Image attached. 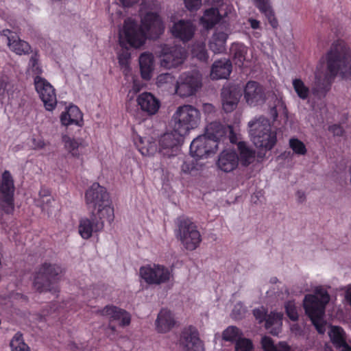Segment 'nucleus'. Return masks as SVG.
<instances>
[{
	"mask_svg": "<svg viewBox=\"0 0 351 351\" xmlns=\"http://www.w3.org/2000/svg\"><path fill=\"white\" fill-rule=\"evenodd\" d=\"M159 58L161 66L169 69L184 63L186 51L180 46L165 45L161 49Z\"/></svg>",
	"mask_w": 351,
	"mask_h": 351,
	"instance_id": "f8f14e48",
	"label": "nucleus"
},
{
	"mask_svg": "<svg viewBox=\"0 0 351 351\" xmlns=\"http://www.w3.org/2000/svg\"><path fill=\"white\" fill-rule=\"evenodd\" d=\"M140 0H120V2L123 7H131L133 5L138 3Z\"/></svg>",
	"mask_w": 351,
	"mask_h": 351,
	"instance_id": "6e6d98bb",
	"label": "nucleus"
},
{
	"mask_svg": "<svg viewBox=\"0 0 351 351\" xmlns=\"http://www.w3.org/2000/svg\"><path fill=\"white\" fill-rule=\"evenodd\" d=\"M265 153H263L262 152H258L256 155L258 162H261L263 160V158H265Z\"/></svg>",
	"mask_w": 351,
	"mask_h": 351,
	"instance_id": "338daca9",
	"label": "nucleus"
},
{
	"mask_svg": "<svg viewBox=\"0 0 351 351\" xmlns=\"http://www.w3.org/2000/svg\"><path fill=\"white\" fill-rule=\"evenodd\" d=\"M230 51L235 64L239 66L243 65L247 51L246 47L243 44L234 43Z\"/></svg>",
	"mask_w": 351,
	"mask_h": 351,
	"instance_id": "4c0bfd02",
	"label": "nucleus"
},
{
	"mask_svg": "<svg viewBox=\"0 0 351 351\" xmlns=\"http://www.w3.org/2000/svg\"><path fill=\"white\" fill-rule=\"evenodd\" d=\"M136 101L141 110L147 116L155 114L160 106V101L152 93L148 92L139 94Z\"/></svg>",
	"mask_w": 351,
	"mask_h": 351,
	"instance_id": "aec40b11",
	"label": "nucleus"
},
{
	"mask_svg": "<svg viewBox=\"0 0 351 351\" xmlns=\"http://www.w3.org/2000/svg\"><path fill=\"white\" fill-rule=\"evenodd\" d=\"M253 315L258 320L259 323H262L264 321L265 322L268 314H267L266 311L263 308H261L254 309Z\"/></svg>",
	"mask_w": 351,
	"mask_h": 351,
	"instance_id": "09e8293b",
	"label": "nucleus"
},
{
	"mask_svg": "<svg viewBox=\"0 0 351 351\" xmlns=\"http://www.w3.org/2000/svg\"><path fill=\"white\" fill-rule=\"evenodd\" d=\"M9 84L8 77H2L0 78V94H3L7 90Z\"/></svg>",
	"mask_w": 351,
	"mask_h": 351,
	"instance_id": "603ef678",
	"label": "nucleus"
},
{
	"mask_svg": "<svg viewBox=\"0 0 351 351\" xmlns=\"http://www.w3.org/2000/svg\"><path fill=\"white\" fill-rule=\"evenodd\" d=\"M239 155L234 150H223L218 156L217 167L226 173L232 172L239 165Z\"/></svg>",
	"mask_w": 351,
	"mask_h": 351,
	"instance_id": "412c9836",
	"label": "nucleus"
},
{
	"mask_svg": "<svg viewBox=\"0 0 351 351\" xmlns=\"http://www.w3.org/2000/svg\"><path fill=\"white\" fill-rule=\"evenodd\" d=\"M249 23L250 24L251 27L254 29H256L260 27V22L256 19H250Z\"/></svg>",
	"mask_w": 351,
	"mask_h": 351,
	"instance_id": "bf43d9fd",
	"label": "nucleus"
},
{
	"mask_svg": "<svg viewBox=\"0 0 351 351\" xmlns=\"http://www.w3.org/2000/svg\"><path fill=\"white\" fill-rule=\"evenodd\" d=\"M10 346L12 351H30L29 346L24 341L22 333L19 332L12 337Z\"/></svg>",
	"mask_w": 351,
	"mask_h": 351,
	"instance_id": "a19ab883",
	"label": "nucleus"
},
{
	"mask_svg": "<svg viewBox=\"0 0 351 351\" xmlns=\"http://www.w3.org/2000/svg\"><path fill=\"white\" fill-rule=\"evenodd\" d=\"M105 221L106 215L99 216L95 210H92L89 217L80 219L78 232L82 239H89L94 234H98L103 230Z\"/></svg>",
	"mask_w": 351,
	"mask_h": 351,
	"instance_id": "9b49d317",
	"label": "nucleus"
},
{
	"mask_svg": "<svg viewBox=\"0 0 351 351\" xmlns=\"http://www.w3.org/2000/svg\"><path fill=\"white\" fill-rule=\"evenodd\" d=\"M290 148L294 154L299 156H304L307 149L304 143L297 138H291L289 141Z\"/></svg>",
	"mask_w": 351,
	"mask_h": 351,
	"instance_id": "c03bdc74",
	"label": "nucleus"
},
{
	"mask_svg": "<svg viewBox=\"0 0 351 351\" xmlns=\"http://www.w3.org/2000/svg\"><path fill=\"white\" fill-rule=\"evenodd\" d=\"M170 75L169 73L162 74L158 76V80L159 82L167 81Z\"/></svg>",
	"mask_w": 351,
	"mask_h": 351,
	"instance_id": "e2e57ef3",
	"label": "nucleus"
},
{
	"mask_svg": "<svg viewBox=\"0 0 351 351\" xmlns=\"http://www.w3.org/2000/svg\"><path fill=\"white\" fill-rule=\"evenodd\" d=\"M133 138L134 145L143 156H152L156 152V143L152 138L142 137L136 134Z\"/></svg>",
	"mask_w": 351,
	"mask_h": 351,
	"instance_id": "bb28decb",
	"label": "nucleus"
},
{
	"mask_svg": "<svg viewBox=\"0 0 351 351\" xmlns=\"http://www.w3.org/2000/svg\"><path fill=\"white\" fill-rule=\"evenodd\" d=\"M253 349V343L250 339L241 336L235 341V351H250Z\"/></svg>",
	"mask_w": 351,
	"mask_h": 351,
	"instance_id": "49530a36",
	"label": "nucleus"
},
{
	"mask_svg": "<svg viewBox=\"0 0 351 351\" xmlns=\"http://www.w3.org/2000/svg\"><path fill=\"white\" fill-rule=\"evenodd\" d=\"M237 148L239 153V159L241 165L243 167H248L255 159V151L248 147L244 141L239 142L237 144Z\"/></svg>",
	"mask_w": 351,
	"mask_h": 351,
	"instance_id": "2f4dec72",
	"label": "nucleus"
},
{
	"mask_svg": "<svg viewBox=\"0 0 351 351\" xmlns=\"http://www.w3.org/2000/svg\"><path fill=\"white\" fill-rule=\"evenodd\" d=\"M215 107L210 104H205L204 105V110L206 113H211L214 112Z\"/></svg>",
	"mask_w": 351,
	"mask_h": 351,
	"instance_id": "680f3d73",
	"label": "nucleus"
},
{
	"mask_svg": "<svg viewBox=\"0 0 351 351\" xmlns=\"http://www.w3.org/2000/svg\"><path fill=\"white\" fill-rule=\"evenodd\" d=\"M62 273L61 266L56 263L45 262L36 270L33 285L39 292H58L56 283L60 280Z\"/></svg>",
	"mask_w": 351,
	"mask_h": 351,
	"instance_id": "423d86ee",
	"label": "nucleus"
},
{
	"mask_svg": "<svg viewBox=\"0 0 351 351\" xmlns=\"http://www.w3.org/2000/svg\"><path fill=\"white\" fill-rule=\"evenodd\" d=\"M65 307L69 308V311H75L77 310V305L74 304V302L72 301H66L64 304Z\"/></svg>",
	"mask_w": 351,
	"mask_h": 351,
	"instance_id": "13d9d810",
	"label": "nucleus"
},
{
	"mask_svg": "<svg viewBox=\"0 0 351 351\" xmlns=\"http://www.w3.org/2000/svg\"><path fill=\"white\" fill-rule=\"evenodd\" d=\"M249 134L255 146L271 150L276 144V132L271 130L269 120L263 116L248 123Z\"/></svg>",
	"mask_w": 351,
	"mask_h": 351,
	"instance_id": "39448f33",
	"label": "nucleus"
},
{
	"mask_svg": "<svg viewBox=\"0 0 351 351\" xmlns=\"http://www.w3.org/2000/svg\"><path fill=\"white\" fill-rule=\"evenodd\" d=\"M285 312L287 317L293 322L298 319V313L295 302L293 300H289L285 304Z\"/></svg>",
	"mask_w": 351,
	"mask_h": 351,
	"instance_id": "a18cd8bd",
	"label": "nucleus"
},
{
	"mask_svg": "<svg viewBox=\"0 0 351 351\" xmlns=\"http://www.w3.org/2000/svg\"><path fill=\"white\" fill-rule=\"evenodd\" d=\"M85 202L88 208L99 216L106 215V221L111 224L114 219V207L110 195L104 186L94 182L85 192Z\"/></svg>",
	"mask_w": 351,
	"mask_h": 351,
	"instance_id": "20e7f679",
	"label": "nucleus"
},
{
	"mask_svg": "<svg viewBox=\"0 0 351 351\" xmlns=\"http://www.w3.org/2000/svg\"><path fill=\"white\" fill-rule=\"evenodd\" d=\"M218 148L215 140L210 139L205 134L195 138L191 143L190 153L193 157L200 159L215 153Z\"/></svg>",
	"mask_w": 351,
	"mask_h": 351,
	"instance_id": "dca6fc26",
	"label": "nucleus"
},
{
	"mask_svg": "<svg viewBox=\"0 0 351 351\" xmlns=\"http://www.w3.org/2000/svg\"><path fill=\"white\" fill-rule=\"evenodd\" d=\"M200 121L199 111L191 105H184L178 108L172 117L173 127L176 132L185 136L198 126Z\"/></svg>",
	"mask_w": 351,
	"mask_h": 351,
	"instance_id": "0eeeda50",
	"label": "nucleus"
},
{
	"mask_svg": "<svg viewBox=\"0 0 351 351\" xmlns=\"http://www.w3.org/2000/svg\"><path fill=\"white\" fill-rule=\"evenodd\" d=\"M222 19L218 8L211 7L205 10L203 16L199 19V23L208 30L213 29Z\"/></svg>",
	"mask_w": 351,
	"mask_h": 351,
	"instance_id": "c85d7f7f",
	"label": "nucleus"
},
{
	"mask_svg": "<svg viewBox=\"0 0 351 351\" xmlns=\"http://www.w3.org/2000/svg\"><path fill=\"white\" fill-rule=\"evenodd\" d=\"M60 121L65 126L75 125L82 127L84 123L83 114L77 106H71L61 114Z\"/></svg>",
	"mask_w": 351,
	"mask_h": 351,
	"instance_id": "393cba45",
	"label": "nucleus"
},
{
	"mask_svg": "<svg viewBox=\"0 0 351 351\" xmlns=\"http://www.w3.org/2000/svg\"><path fill=\"white\" fill-rule=\"evenodd\" d=\"M156 329L159 332H167L175 325V319L172 313L162 308L158 315L156 321Z\"/></svg>",
	"mask_w": 351,
	"mask_h": 351,
	"instance_id": "c756f323",
	"label": "nucleus"
},
{
	"mask_svg": "<svg viewBox=\"0 0 351 351\" xmlns=\"http://www.w3.org/2000/svg\"><path fill=\"white\" fill-rule=\"evenodd\" d=\"M191 53L193 57L202 62H206L208 59L206 45L204 43H197L193 45Z\"/></svg>",
	"mask_w": 351,
	"mask_h": 351,
	"instance_id": "79ce46f5",
	"label": "nucleus"
},
{
	"mask_svg": "<svg viewBox=\"0 0 351 351\" xmlns=\"http://www.w3.org/2000/svg\"><path fill=\"white\" fill-rule=\"evenodd\" d=\"M185 7L189 11L197 10L201 5V0H183Z\"/></svg>",
	"mask_w": 351,
	"mask_h": 351,
	"instance_id": "8fccbe9b",
	"label": "nucleus"
},
{
	"mask_svg": "<svg viewBox=\"0 0 351 351\" xmlns=\"http://www.w3.org/2000/svg\"><path fill=\"white\" fill-rule=\"evenodd\" d=\"M141 278L149 285H160L173 278L172 271L163 265L154 263L140 267Z\"/></svg>",
	"mask_w": 351,
	"mask_h": 351,
	"instance_id": "1a4fd4ad",
	"label": "nucleus"
},
{
	"mask_svg": "<svg viewBox=\"0 0 351 351\" xmlns=\"http://www.w3.org/2000/svg\"><path fill=\"white\" fill-rule=\"evenodd\" d=\"M184 136L180 132H176L173 127V130L171 132H167L160 136L159 139V152L168 158L177 155Z\"/></svg>",
	"mask_w": 351,
	"mask_h": 351,
	"instance_id": "2eb2a0df",
	"label": "nucleus"
},
{
	"mask_svg": "<svg viewBox=\"0 0 351 351\" xmlns=\"http://www.w3.org/2000/svg\"><path fill=\"white\" fill-rule=\"evenodd\" d=\"M177 225V237L184 248L189 251L197 248L202 241V237L197 226L191 219L185 217H179Z\"/></svg>",
	"mask_w": 351,
	"mask_h": 351,
	"instance_id": "6e6552de",
	"label": "nucleus"
},
{
	"mask_svg": "<svg viewBox=\"0 0 351 351\" xmlns=\"http://www.w3.org/2000/svg\"><path fill=\"white\" fill-rule=\"evenodd\" d=\"M130 58V56L128 53H121L119 55V62L120 64H128V60Z\"/></svg>",
	"mask_w": 351,
	"mask_h": 351,
	"instance_id": "5fc2aeb1",
	"label": "nucleus"
},
{
	"mask_svg": "<svg viewBox=\"0 0 351 351\" xmlns=\"http://www.w3.org/2000/svg\"><path fill=\"white\" fill-rule=\"evenodd\" d=\"M208 5H212L213 8H217L223 3V0H205Z\"/></svg>",
	"mask_w": 351,
	"mask_h": 351,
	"instance_id": "4d7b16f0",
	"label": "nucleus"
},
{
	"mask_svg": "<svg viewBox=\"0 0 351 351\" xmlns=\"http://www.w3.org/2000/svg\"><path fill=\"white\" fill-rule=\"evenodd\" d=\"M227 128L221 123L214 121L210 123L205 129L204 134L210 139L215 140L218 144L219 142L226 136Z\"/></svg>",
	"mask_w": 351,
	"mask_h": 351,
	"instance_id": "7c9ffc66",
	"label": "nucleus"
},
{
	"mask_svg": "<svg viewBox=\"0 0 351 351\" xmlns=\"http://www.w3.org/2000/svg\"><path fill=\"white\" fill-rule=\"evenodd\" d=\"M232 65L230 60L223 58L214 62L210 71L213 80L227 79L232 72Z\"/></svg>",
	"mask_w": 351,
	"mask_h": 351,
	"instance_id": "b1692460",
	"label": "nucleus"
},
{
	"mask_svg": "<svg viewBox=\"0 0 351 351\" xmlns=\"http://www.w3.org/2000/svg\"><path fill=\"white\" fill-rule=\"evenodd\" d=\"M282 317L283 315L281 313L271 312L267 315L266 318L265 324V328L269 330L274 326V328H272L270 332L272 335H277L280 326H282Z\"/></svg>",
	"mask_w": 351,
	"mask_h": 351,
	"instance_id": "e433bc0d",
	"label": "nucleus"
},
{
	"mask_svg": "<svg viewBox=\"0 0 351 351\" xmlns=\"http://www.w3.org/2000/svg\"><path fill=\"white\" fill-rule=\"evenodd\" d=\"M29 65L32 67V72L36 75V76H40L43 70L41 66L38 64V54L37 52L34 53L30 58L29 60Z\"/></svg>",
	"mask_w": 351,
	"mask_h": 351,
	"instance_id": "de8ad7c7",
	"label": "nucleus"
},
{
	"mask_svg": "<svg viewBox=\"0 0 351 351\" xmlns=\"http://www.w3.org/2000/svg\"><path fill=\"white\" fill-rule=\"evenodd\" d=\"M179 345L183 351H204V345L195 327L184 328L180 336Z\"/></svg>",
	"mask_w": 351,
	"mask_h": 351,
	"instance_id": "f3484780",
	"label": "nucleus"
},
{
	"mask_svg": "<svg viewBox=\"0 0 351 351\" xmlns=\"http://www.w3.org/2000/svg\"><path fill=\"white\" fill-rule=\"evenodd\" d=\"M222 108L226 112H231L237 107L241 94L234 87H224L221 90Z\"/></svg>",
	"mask_w": 351,
	"mask_h": 351,
	"instance_id": "4be33fe9",
	"label": "nucleus"
},
{
	"mask_svg": "<svg viewBox=\"0 0 351 351\" xmlns=\"http://www.w3.org/2000/svg\"><path fill=\"white\" fill-rule=\"evenodd\" d=\"M33 143H34V145L35 146V148H38V149H41V148L44 147L45 145V142L41 139H38L37 141L36 139L34 138L33 140Z\"/></svg>",
	"mask_w": 351,
	"mask_h": 351,
	"instance_id": "052dcab7",
	"label": "nucleus"
},
{
	"mask_svg": "<svg viewBox=\"0 0 351 351\" xmlns=\"http://www.w3.org/2000/svg\"><path fill=\"white\" fill-rule=\"evenodd\" d=\"M328 336L331 343L336 349H340L347 343L346 332L340 326H331L328 331Z\"/></svg>",
	"mask_w": 351,
	"mask_h": 351,
	"instance_id": "72a5a7b5",
	"label": "nucleus"
},
{
	"mask_svg": "<svg viewBox=\"0 0 351 351\" xmlns=\"http://www.w3.org/2000/svg\"><path fill=\"white\" fill-rule=\"evenodd\" d=\"M297 196H298V200L300 202H302L303 201H304V199H305L304 193H303L302 191H298Z\"/></svg>",
	"mask_w": 351,
	"mask_h": 351,
	"instance_id": "69168bd1",
	"label": "nucleus"
},
{
	"mask_svg": "<svg viewBox=\"0 0 351 351\" xmlns=\"http://www.w3.org/2000/svg\"><path fill=\"white\" fill-rule=\"evenodd\" d=\"M103 315L108 316L110 321H120L121 326H126L130 324L131 316L125 310L114 305H107L101 310Z\"/></svg>",
	"mask_w": 351,
	"mask_h": 351,
	"instance_id": "5701e85b",
	"label": "nucleus"
},
{
	"mask_svg": "<svg viewBox=\"0 0 351 351\" xmlns=\"http://www.w3.org/2000/svg\"><path fill=\"white\" fill-rule=\"evenodd\" d=\"M14 182L10 172L5 170L0 180V208L6 214L14 210Z\"/></svg>",
	"mask_w": 351,
	"mask_h": 351,
	"instance_id": "9d476101",
	"label": "nucleus"
},
{
	"mask_svg": "<svg viewBox=\"0 0 351 351\" xmlns=\"http://www.w3.org/2000/svg\"><path fill=\"white\" fill-rule=\"evenodd\" d=\"M63 141L66 149L73 156H79L82 150L88 145L82 138H74L68 136H63Z\"/></svg>",
	"mask_w": 351,
	"mask_h": 351,
	"instance_id": "473e14b6",
	"label": "nucleus"
},
{
	"mask_svg": "<svg viewBox=\"0 0 351 351\" xmlns=\"http://www.w3.org/2000/svg\"><path fill=\"white\" fill-rule=\"evenodd\" d=\"M227 40V34L223 32L215 33L210 42L209 48L215 53H221L226 50L225 45Z\"/></svg>",
	"mask_w": 351,
	"mask_h": 351,
	"instance_id": "c9c22d12",
	"label": "nucleus"
},
{
	"mask_svg": "<svg viewBox=\"0 0 351 351\" xmlns=\"http://www.w3.org/2000/svg\"><path fill=\"white\" fill-rule=\"evenodd\" d=\"M165 29L162 21L158 14L148 12L138 24L135 20L128 18L124 21L121 45L128 44L131 47L139 48L144 45L147 38L157 39Z\"/></svg>",
	"mask_w": 351,
	"mask_h": 351,
	"instance_id": "f03ea898",
	"label": "nucleus"
},
{
	"mask_svg": "<svg viewBox=\"0 0 351 351\" xmlns=\"http://www.w3.org/2000/svg\"><path fill=\"white\" fill-rule=\"evenodd\" d=\"M262 347L264 351H291L290 347L285 343L281 342L276 347L271 337L265 336L261 340Z\"/></svg>",
	"mask_w": 351,
	"mask_h": 351,
	"instance_id": "58836bf2",
	"label": "nucleus"
},
{
	"mask_svg": "<svg viewBox=\"0 0 351 351\" xmlns=\"http://www.w3.org/2000/svg\"><path fill=\"white\" fill-rule=\"evenodd\" d=\"M328 131L332 132L335 136H342L344 134V130L340 124L330 125Z\"/></svg>",
	"mask_w": 351,
	"mask_h": 351,
	"instance_id": "3c124183",
	"label": "nucleus"
},
{
	"mask_svg": "<svg viewBox=\"0 0 351 351\" xmlns=\"http://www.w3.org/2000/svg\"><path fill=\"white\" fill-rule=\"evenodd\" d=\"M196 27L191 20L181 19L176 22L171 27V34L183 42L191 40L195 34Z\"/></svg>",
	"mask_w": 351,
	"mask_h": 351,
	"instance_id": "6ab92c4d",
	"label": "nucleus"
},
{
	"mask_svg": "<svg viewBox=\"0 0 351 351\" xmlns=\"http://www.w3.org/2000/svg\"><path fill=\"white\" fill-rule=\"evenodd\" d=\"M329 300L330 296L327 291L321 288L316 289L315 295H306L304 300L305 313L319 334H324L326 331L324 315Z\"/></svg>",
	"mask_w": 351,
	"mask_h": 351,
	"instance_id": "7ed1b4c3",
	"label": "nucleus"
},
{
	"mask_svg": "<svg viewBox=\"0 0 351 351\" xmlns=\"http://www.w3.org/2000/svg\"><path fill=\"white\" fill-rule=\"evenodd\" d=\"M256 8L263 14L269 25L276 29L278 26V21L275 16L274 10L271 5L270 0H252Z\"/></svg>",
	"mask_w": 351,
	"mask_h": 351,
	"instance_id": "a878e982",
	"label": "nucleus"
},
{
	"mask_svg": "<svg viewBox=\"0 0 351 351\" xmlns=\"http://www.w3.org/2000/svg\"><path fill=\"white\" fill-rule=\"evenodd\" d=\"M243 97L249 106H256L265 101V90L258 82L250 80L244 86Z\"/></svg>",
	"mask_w": 351,
	"mask_h": 351,
	"instance_id": "a211bd4d",
	"label": "nucleus"
},
{
	"mask_svg": "<svg viewBox=\"0 0 351 351\" xmlns=\"http://www.w3.org/2000/svg\"><path fill=\"white\" fill-rule=\"evenodd\" d=\"M340 349H341V351H351V347L347 343Z\"/></svg>",
	"mask_w": 351,
	"mask_h": 351,
	"instance_id": "774afa93",
	"label": "nucleus"
},
{
	"mask_svg": "<svg viewBox=\"0 0 351 351\" xmlns=\"http://www.w3.org/2000/svg\"><path fill=\"white\" fill-rule=\"evenodd\" d=\"M242 332L237 326H228L222 333V338L226 341L235 342L241 336Z\"/></svg>",
	"mask_w": 351,
	"mask_h": 351,
	"instance_id": "37998d69",
	"label": "nucleus"
},
{
	"mask_svg": "<svg viewBox=\"0 0 351 351\" xmlns=\"http://www.w3.org/2000/svg\"><path fill=\"white\" fill-rule=\"evenodd\" d=\"M195 168L193 163L184 162L182 165L181 169L185 173H189Z\"/></svg>",
	"mask_w": 351,
	"mask_h": 351,
	"instance_id": "864d4df0",
	"label": "nucleus"
},
{
	"mask_svg": "<svg viewBox=\"0 0 351 351\" xmlns=\"http://www.w3.org/2000/svg\"><path fill=\"white\" fill-rule=\"evenodd\" d=\"M12 32L10 29H3V32H2L3 36H6L8 40V36H16V35H12Z\"/></svg>",
	"mask_w": 351,
	"mask_h": 351,
	"instance_id": "0e129e2a",
	"label": "nucleus"
},
{
	"mask_svg": "<svg viewBox=\"0 0 351 351\" xmlns=\"http://www.w3.org/2000/svg\"><path fill=\"white\" fill-rule=\"evenodd\" d=\"M320 63L326 65V74L324 77L315 74L311 89L313 95L319 97L326 95L338 75L342 78L351 76V49L344 40H337L321 58Z\"/></svg>",
	"mask_w": 351,
	"mask_h": 351,
	"instance_id": "f257e3e1",
	"label": "nucleus"
},
{
	"mask_svg": "<svg viewBox=\"0 0 351 351\" xmlns=\"http://www.w3.org/2000/svg\"><path fill=\"white\" fill-rule=\"evenodd\" d=\"M10 49L18 55L28 54L31 51L29 44L16 36H8Z\"/></svg>",
	"mask_w": 351,
	"mask_h": 351,
	"instance_id": "f704fd0d",
	"label": "nucleus"
},
{
	"mask_svg": "<svg viewBox=\"0 0 351 351\" xmlns=\"http://www.w3.org/2000/svg\"><path fill=\"white\" fill-rule=\"evenodd\" d=\"M202 86V77L197 72L180 75L176 86V93L182 97L194 95Z\"/></svg>",
	"mask_w": 351,
	"mask_h": 351,
	"instance_id": "ddd939ff",
	"label": "nucleus"
},
{
	"mask_svg": "<svg viewBox=\"0 0 351 351\" xmlns=\"http://www.w3.org/2000/svg\"><path fill=\"white\" fill-rule=\"evenodd\" d=\"M139 66L141 77L149 80L152 78L154 69V57L150 52H144L139 57Z\"/></svg>",
	"mask_w": 351,
	"mask_h": 351,
	"instance_id": "cd10ccee",
	"label": "nucleus"
},
{
	"mask_svg": "<svg viewBox=\"0 0 351 351\" xmlns=\"http://www.w3.org/2000/svg\"><path fill=\"white\" fill-rule=\"evenodd\" d=\"M34 85L45 109L48 111L54 110L57 106V97L53 86L40 76L34 77Z\"/></svg>",
	"mask_w": 351,
	"mask_h": 351,
	"instance_id": "4468645a",
	"label": "nucleus"
},
{
	"mask_svg": "<svg viewBox=\"0 0 351 351\" xmlns=\"http://www.w3.org/2000/svg\"><path fill=\"white\" fill-rule=\"evenodd\" d=\"M292 85L295 92L300 99L306 100L308 98L311 90L308 86L305 85L304 82L301 79H293L292 81Z\"/></svg>",
	"mask_w": 351,
	"mask_h": 351,
	"instance_id": "ea45409f",
	"label": "nucleus"
}]
</instances>
